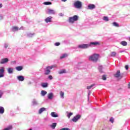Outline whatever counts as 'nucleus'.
I'll list each match as a JSON object with an SVG mask.
<instances>
[{"mask_svg":"<svg viewBox=\"0 0 130 130\" xmlns=\"http://www.w3.org/2000/svg\"><path fill=\"white\" fill-rule=\"evenodd\" d=\"M99 57V54L94 53V54H92V55H90V56H89V59L90 60H92L94 62H96V61H98Z\"/></svg>","mask_w":130,"mask_h":130,"instance_id":"1","label":"nucleus"},{"mask_svg":"<svg viewBox=\"0 0 130 130\" xmlns=\"http://www.w3.org/2000/svg\"><path fill=\"white\" fill-rule=\"evenodd\" d=\"M73 5L76 9H82L83 6L82 2L81 1H75Z\"/></svg>","mask_w":130,"mask_h":130,"instance_id":"2","label":"nucleus"},{"mask_svg":"<svg viewBox=\"0 0 130 130\" xmlns=\"http://www.w3.org/2000/svg\"><path fill=\"white\" fill-rule=\"evenodd\" d=\"M79 19V16L75 15L73 17H69V21L70 23H74L75 21H77Z\"/></svg>","mask_w":130,"mask_h":130,"instance_id":"3","label":"nucleus"},{"mask_svg":"<svg viewBox=\"0 0 130 130\" xmlns=\"http://www.w3.org/2000/svg\"><path fill=\"white\" fill-rule=\"evenodd\" d=\"M89 44H79V45L78 46V48H80L81 49H85L86 48H88L89 47Z\"/></svg>","mask_w":130,"mask_h":130,"instance_id":"4","label":"nucleus"},{"mask_svg":"<svg viewBox=\"0 0 130 130\" xmlns=\"http://www.w3.org/2000/svg\"><path fill=\"white\" fill-rule=\"evenodd\" d=\"M114 77L117 78V79H122L123 75L120 74V71H117L116 74H114Z\"/></svg>","mask_w":130,"mask_h":130,"instance_id":"5","label":"nucleus"},{"mask_svg":"<svg viewBox=\"0 0 130 130\" xmlns=\"http://www.w3.org/2000/svg\"><path fill=\"white\" fill-rule=\"evenodd\" d=\"M80 118H81V115H76V116H75V117L73 118L72 121L73 122H77L78 120L80 119Z\"/></svg>","mask_w":130,"mask_h":130,"instance_id":"6","label":"nucleus"},{"mask_svg":"<svg viewBox=\"0 0 130 130\" xmlns=\"http://www.w3.org/2000/svg\"><path fill=\"white\" fill-rule=\"evenodd\" d=\"M4 73H5V68L1 67L0 69V78L4 77Z\"/></svg>","mask_w":130,"mask_h":130,"instance_id":"7","label":"nucleus"},{"mask_svg":"<svg viewBox=\"0 0 130 130\" xmlns=\"http://www.w3.org/2000/svg\"><path fill=\"white\" fill-rule=\"evenodd\" d=\"M8 61H9V59H8V58H3L1 60L0 63L3 64L4 63L8 62Z\"/></svg>","mask_w":130,"mask_h":130,"instance_id":"8","label":"nucleus"},{"mask_svg":"<svg viewBox=\"0 0 130 130\" xmlns=\"http://www.w3.org/2000/svg\"><path fill=\"white\" fill-rule=\"evenodd\" d=\"M17 79H18V81H20V82H23L24 81V80H25L24 76H18Z\"/></svg>","mask_w":130,"mask_h":130,"instance_id":"9","label":"nucleus"},{"mask_svg":"<svg viewBox=\"0 0 130 130\" xmlns=\"http://www.w3.org/2000/svg\"><path fill=\"white\" fill-rule=\"evenodd\" d=\"M99 44H100V42L96 41L95 42H90V43L89 45V47H90V46H91V45L96 46V45H98Z\"/></svg>","mask_w":130,"mask_h":130,"instance_id":"10","label":"nucleus"},{"mask_svg":"<svg viewBox=\"0 0 130 130\" xmlns=\"http://www.w3.org/2000/svg\"><path fill=\"white\" fill-rule=\"evenodd\" d=\"M46 111V109L45 108H41L39 110V114H41L43 111Z\"/></svg>","mask_w":130,"mask_h":130,"instance_id":"11","label":"nucleus"},{"mask_svg":"<svg viewBox=\"0 0 130 130\" xmlns=\"http://www.w3.org/2000/svg\"><path fill=\"white\" fill-rule=\"evenodd\" d=\"M51 116H52V117H53L54 118H56L57 117H58V115L56 114L55 112H52V113H51Z\"/></svg>","mask_w":130,"mask_h":130,"instance_id":"12","label":"nucleus"},{"mask_svg":"<svg viewBox=\"0 0 130 130\" xmlns=\"http://www.w3.org/2000/svg\"><path fill=\"white\" fill-rule=\"evenodd\" d=\"M68 54L67 53H64L63 54H62L61 56L60 57V58L62 59V58H65L66 57H68Z\"/></svg>","mask_w":130,"mask_h":130,"instance_id":"13","label":"nucleus"},{"mask_svg":"<svg viewBox=\"0 0 130 130\" xmlns=\"http://www.w3.org/2000/svg\"><path fill=\"white\" fill-rule=\"evenodd\" d=\"M18 30H19V27H18L17 26H13L12 27V30L13 32H15V31H18Z\"/></svg>","mask_w":130,"mask_h":130,"instance_id":"14","label":"nucleus"},{"mask_svg":"<svg viewBox=\"0 0 130 130\" xmlns=\"http://www.w3.org/2000/svg\"><path fill=\"white\" fill-rule=\"evenodd\" d=\"M16 70L18 71V72H20V71H22L23 70V66H18L16 67Z\"/></svg>","mask_w":130,"mask_h":130,"instance_id":"15","label":"nucleus"},{"mask_svg":"<svg viewBox=\"0 0 130 130\" xmlns=\"http://www.w3.org/2000/svg\"><path fill=\"white\" fill-rule=\"evenodd\" d=\"M5 113V108L3 107H0V113L3 114Z\"/></svg>","mask_w":130,"mask_h":130,"instance_id":"16","label":"nucleus"},{"mask_svg":"<svg viewBox=\"0 0 130 130\" xmlns=\"http://www.w3.org/2000/svg\"><path fill=\"white\" fill-rule=\"evenodd\" d=\"M94 8H95V6L94 5V4H89L88 5V9L92 10V9H94Z\"/></svg>","mask_w":130,"mask_h":130,"instance_id":"17","label":"nucleus"},{"mask_svg":"<svg viewBox=\"0 0 130 130\" xmlns=\"http://www.w3.org/2000/svg\"><path fill=\"white\" fill-rule=\"evenodd\" d=\"M42 96H45L47 94V92L45 90H42L41 91Z\"/></svg>","mask_w":130,"mask_h":130,"instance_id":"18","label":"nucleus"},{"mask_svg":"<svg viewBox=\"0 0 130 130\" xmlns=\"http://www.w3.org/2000/svg\"><path fill=\"white\" fill-rule=\"evenodd\" d=\"M103 19L106 22L109 21V18L107 16H104V17H103Z\"/></svg>","mask_w":130,"mask_h":130,"instance_id":"19","label":"nucleus"},{"mask_svg":"<svg viewBox=\"0 0 130 130\" xmlns=\"http://www.w3.org/2000/svg\"><path fill=\"white\" fill-rule=\"evenodd\" d=\"M120 44L123 45V46H126L127 45V42L126 41H121Z\"/></svg>","mask_w":130,"mask_h":130,"instance_id":"20","label":"nucleus"},{"mask_svg":"<svg viewBox=\"0 0 130 130\" xmlns=\"http://www.w3.org/2000/svg\"><path fill=\"white\" fill-rule=\"evenodd\" d=\"M57 123H53L52 125H51V127L52 129H55V127H56Z\"/></svg>","mask_w":130,"mask_h":130,"instance_id":"21","label":"nucleus"},{"mask_svg":"<svg viewBox=\"0 0 130 130\" xmlns=\"http://www.w3.org/2000/svg\"><path fill=\"white\" fill-rule=\"evenodd\" d=\"M64 92L63 91H62V90H61L60 91V98H61L62 99H64Z\"/></svg>","mask_w":130,"mask_h":130,"instance_id":"22","label":"nucleus"},{"mask_svg":"<svg viewBox=\"0 0 130 130\" xmlns=\"http://www.w3.org/2000/svg\"><path fill=\"white\" fill-rule=\"evenodd\" d=\"M13 69V68H8V72L9 74H12Z\"/></svg>","mask_w":130,"mask_h":130,"instance_id":"23","label":"nucleus"},{"mask_svg":"<svg viewBox=\"0 0 130 130\" xmlns=\"http://www.w3.org/2000/svg\"><path fill=\"white\" fill-rule=\"evenodd\" d=\"M116 52L115 51H112L111 52V56L115 57L116 55Z\"/></svg>","mask_w":130,"mask_h":130,"instance_id":"24","label":"nucleus"},{"mask_svg":"<svg viewBox=\"0 0 130 130\" xmlns=\"http://www.w3.org/2000/svg\"><path fill=\"white\" fill-rule=\"evenodd\" d=\"M103 69V67H102V66H99V72L100 73H103V71H102Z\"/></svg>","mask_w":130,"mask_h":130,"instance_id":"25","label":"nucleus"},{"mask_svg":"<svg viewBox=\"0 0 130 130\" xmlns=\"http://www.w3.org/2000/svg\"><path fill=\"white\" fill-rule=\"evenodd\" d=\"M48 86V84L47 83H42V87L43 88H46Z\"/></svg>","mask_w":130,"mask_h":130,"instance_id":"26","label":"nucleus"},{"mask_svg":"<svg viewBox=\"0 0 130 130\" xmlns=\"http://www.w3.org/2000/svg\"><path fill=\"white\" fill-rule=\"evenodd\" d=\"M12 128H13V126H12V125H10V126H8V127L5 128L3 130H11V129H12Z\"/></svg>","mask_w":130,"mask_h":130,"instance_id":"27","label":"nucleus"},{"mask_svg":"<svg viewBox=\"0 0 130 130\" xmlns=\"http://www.w3.org/2000/svg\"><path fill=\"white\" fill-rule=\"evenodd\" d=\"M72 115H73V113H68L67 114V117L69 118V119H70V118H71V116H72Z\"/></svg>","mask_w":130,"mask_h":130,"instance_id":"28","label":"nucleus"},{"mask_svg":"<svg viewBox=\"0 0 130 130\" xmlns=\"http://www.w3.org/2000/svg\"><path fill=\"white\" fill-rule=\"evenodd\" d=\"M48 74H49V69L48 68V67H47V70L45 72V75H48Z\"/></svg>","mask_w":130,"mask_h":130,"instance_id":"29","label":"nucleus"},{"mask_svg":"<svg viewBox=\"0 0 130 130\" xmlns=\"http://www.w3.org/2000/svg\"><path fill=\"white\" fill-rule=\"evenodd\" d=\"M113 26H115L116 27L119 26V24L118 23H117L116 22H113Z\"/></svg>","mask_w":130,"mask_h":130,"instance_id":"30","label":"nucleus"},{"mask_svg":"<svg viewBox=\"0 0 130 130\" xmlns=\"http://www.w3.org/2000/svg\"><path fill=\"white\" fill-rule=\"evenodd\" d=\"M54 96L53 93L52 92H50V100H52Z\"/></svg>","mask_w":130,"mask_h":130,"instance_id":"31","label":"nucleus"},{"mask_svg":"<svg viewBox=\"0 0 130 130\" xmlns=\"http://www.w3.org/2000/svg\"><path fill=\"white\" fill-rule=\"evenodd\" d=\"M66 73V70H62V71H61L60 72H59V74H65Z\"/></svg>","mask_w":130,"mask_h":130,"instance_id":"32","label":"nucleus"},{"mask_svg":"<svg viewBox=\"0 0 130 130\" xmlns=\"http://www.w3.org/2000/svg\"><path fill=\"white\" fill-rule=\"evenodd\" d=\"M55 11L54 10L50 9V14H55Z\"/></svg>","mask_w":130,"mask_h":130,"instance_id":"33","label":"nucleus"},{"mask_svg":"<svg viewBox=\"0 0 130 130\" xmlns=\"http://www.w3.org/2000/svg\"><path fill=\"white\" fill-rule=\"evenodd\" d=\"M94 84H91V85H89L88 86H87V89H90V88H91L92 87H93V86H94Z\"/></svg>","mask_w":130,"mask_h":130,"instance_id":"34","label":"nucleus"},{"mask_svg":"<svg viewBox=\"0 0 130 130\" xmlns=\"http://www.w3.org/2000/svg\"><path fill=\"white\" fill-rule=\"evenodd\" d=\"M56 66L55 64L50 66V70H52V69H54V68H56Z\"/></svg>","mask_w":130,"mask_h":130,"instance_id":"35","label":"nucleus"},{"mask_svg":"<svg viewBox=\"0 0 130 130\" xmlns=\"http://www.w3.org/2000/svg\"><path fill=\"white\" fill-rule=\"evenodd\" d=\"M102 79L103 80H104V81H106L107 80L106 75H103Z\"/></svg>","mask_w":130,"mask_h":130,"instance_id":"36","label":"nucleus"},{"mask_svg":"<svg viewBox=\"0 0 130 130\" xmlns=\"http://www.w3.org/2000/svg\"><path fill=\"white\" fill-rule=\"evenodd\" d=\"M109 121H110V122H111V123H114V118H110Z\"/></svg>","mask_w":130,"mask_h":130,"instance_id":"37","label":"nucleus"},{"mask_svg":"<svg viewBox=\"0 0 130 130\" xmlns=\"http://www.w3.org/2000/svg\"><path fill=\"white\" fill-rule=\"evenodd\" d=\"M44 5H45L46 6H48L49 5V2H46L43 3Z\"/></svg>","mask_w":130,"mask_h":130,"instance_id":"38","label":"nucleus"},{"mask_svg":"<svg viewBox=\"0 0 130 130\" xmlns=\"http://www.w3.org/2000/svg\"><path fill=\"white\" fill-rule=\"evenodd\" d=\"M45 22L46 23H48L49 22V17H48L45 19Z\"/></svg>","mask_w":130,"mask_h":130,"instance_id":"39","label":"nucleus"},{"mask_svg":"<svg viewBox=\"0 0 130 130\" xmlns=\"http://www.w3.org/2000/svg\"><path fill=\"white\" fill-rule=\"evenodd\" d=\"M56 46H59L60 45L59 42H56L54 44Z\"/></svg>","mask_w":130,"mask_h":130,"instance_id":"40","label":"nucleus"},{"mask_svg":"<svg viewBox=\"0 0 130 130\" xmlns=\"http://www.w3.org/2000/svg\"><path fill=\"white\" fill-rule=\"evenodd\" d=\"M60 130H71L69 128H62V129H60Z\"/></svg>","mask_w":130,"mask_h":130,"instance_id":"41","label":"nucleus"},{"mask_svg":"<svg viewBox=\"0 0 130 130\" xmlns=\"http://www.w3.org/2000/svg\"><path fill=\"white\" fill-rule=\"evenodd\" d=\"M90 93H91V90H88V94L87 95L88 99H89V95H90Z\"/></svg>","mask_w":130,"mask_h":130,"instance_id":"42","label":"nucleus"},{"mask_svg":"<svg viewBox=\"0 0 130 130\" xmlns=\"http://www.w3.org/2000/svg\"><path fill=\"white\" fill-rule=\"evenodd\" d=\"M2 95H3V91H0V98H2Z\"/></svg>","mask_w":130,"mask_h":130,"instance_id":"43","label":"nucleus"},{"mask_svg":"<svg viewBox=\"0 0 130 130\" xmlns=\"http://www.w3.org/2000/svg\"><path fill=\"white\" fill-rule=\"evenodd\" d=\"M125 68L126 70L127 71V70H128V69H129L128 66H125Z\"/></svg>","mask_w":130,"mask_h":130,"instance_id":"44","label":"nucleus"},{"mask_svg":"<svg viewBox=\"0 0 130 130\" xmlns=\"http://www.w3.org/2000/svg\"><path fill=\"white\" fill-rule=\"evenodd\" d=\"M59 16H63V14L62 13H59Z\"/></svg>","mask_w":130,"mask_h":130,"instance_id":"45","label":"nucleus"},{"mask_svg":"<svg viewBox=\"0 0 130 130\" xmlns=\"http://www.w3.org/2000/svg\"><path fill=\"white\" fill-rule=\"evenodd\" d=\"M52 79H53L52 75H50V80H52Z\"/></svg>","mask_w":130,"mask_h":130,"instance_id":"46","label":"nucleus"},{"mask_svg":"<svg viewBox=\"0 0 130 130\" xmlns=\"http://www.w3.org/2000/svg\"><path fill=\"white\" fill-rule=\"evenodd\" d=\"M62 2H67L68 0H61Z\"/></svg>","mask_w":130,"mask_h":130,"instance_id":"47","label":"nucleus"},{"mask_svg":"<svg viewBox=\"0 0 130 130\" xmlns=\"http://www.w3.org/2000/svg\"><path fill=\"white\" fill-rule=\"evenodd\" d=\"M5 48H7L8 47V45L5 44Z\"/></svg>","mask_w":130,"mask_h":130,"instance_id":"48","label":"nucleus"},{"mask_svg":"<svg viewBox=\"0 0 130 130\" xmlns=\"http://www.w3.org/2000/svg\"><path fill=\"white\" fill-rule=\"evenodd\" d=\"M52 18V17H50V22H51Z\"/></svg>","mask_w":130,"mask_h":130,"instance_id":"49","label":"nucleus"},{"mask_svg":"<svg viewBox=\"0 0 130 130\" xmlns=\"http://www.w3.org/2000/svg\"><path fill=\"white\" fill-rule=\"evenodd\" d=\"M2 7H3V4H0V9H1V8H2Z\"/></svg>","mask_w":130,"mask_h":130,"instance_id":"50","label":"nucleus"},{"mask_svg":"<svg viewBox=\"0 0 130 130\" xmlns=\"http://www.w3.org/2000/svg\"><path fill=\"white\" fill-rule=\"evenodd\" d=\"M120 52L122 53V52H124V50H121L120 51Z\"/></svg>","mask_w":130,"mask_h":130,"instance_id":"51","label":"nucleus"},{"mask_svg":"<svg viewBox=\"0 0 130 130\" xmlns=\"http://www.w3.org/2000/svg\"><path fill=\"white\" fill-rule=\"evenodd\" d=\"M128 88H130V82H129V83L128 84Z\"/></svg>","mask_w":130,"mask_h":130,"instance_id":"52","label":"nucleus"},{"mask_svg":"<svg viewBox=\"0 0 130 130\" xmlns=\"http://www.w3.org/2000/svg\"><path fill=\"white\" fill-rule=\"evenodd\" d=\"M48 98L49 99V95H48Z\"/></svg>","mask_w":130,"mask_h":130,"instance_id":"53","label":"nucleus"},{"mask_svg":"<svg viewBox=\"0 0 130 130\" xmlns=\"http://www.w3.org/2000/svg\"><path fill=\"white\" fill-rule=\"evenodd\" d=\"M50 5H52V3H51V2H50Z\"/></svg>","mask_w":130,"mask_h":130,"instance_id":"54","label":"nucleus"},{"mask_svg":"<svg viewBox=\"0 0 130 130\" xmlns=\"http://www.w3.org/2000/svg\"><path fill=\"white\" fill-rule=\"evenodd\" d=\"M13 62H15V63H16V61H13Z\"/></svg>","mask_w":130,"mask_h":130,"instance_id":"55","label":"nucleus"},{"mask_svg":"<svg viewBox=\"0 0 130 130\" xmlns=\"http://www.w3.org/2000/svg\"><path fill=\"white\" fill-rule=\"evenodd\" d=\"M129 41H130V37L129 38Z\"/></svg>","mask_w":130,"mask_h":130,"instance_id":"56","label":"nucleus"},{"mask_svg":"<svg viewBox=\"0 0 130 130\" xmlns=\"http://www.w3.org/2000/svg\"><path fill=\"white\" fill-rule=\"evenodd\" d=\"M51 1H54V0H51Z\"/></svg>","mask_w":130,"mask_h":130,"instance_id":"57","label":"nucleus"},{"mask_svg":"<svg viewBox=\"0 0 130 130\" xmlns=\"http://www.w3.org/2000/svg\"><path fill=\"white\" fill-rule=\"evenodd\" d=\"M102 130H105L104 129H102Z\"/></svg>","mask_w":130,"mask_h":130,"instance_id":"58","label":"nucleus"}]
</instances>
